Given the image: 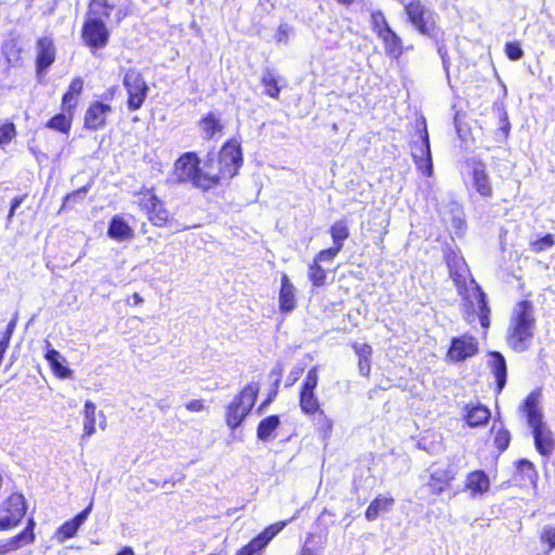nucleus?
<instances>
[{
	"label": "nucleus",
	"instance_id": "412c9836",
	"mask_svg": "<svg viewBox=\"0 0 555 555\" xmlns=\"http://www.w3.org/2000/svg\"><path fill=\"white\" fill-rule=\"evenodd\" d=\"M279 304L281 311L286 313L293 311L296 307L295 287L286 274L282 275Z\"/></svg>",
	"mask_w": 555,
	"mask_h": 555
},
{
	"label": "nucleus",
	"instance_id": "20e7f679",
	"mask_svg": "<svg viewBox=\"0 0 555 555\" xmlns=\"http://www.w3.org/2000/svg\"><path fill=\"white\" fill-rule=\"evenodd\" d=\"M242 152L240 145L233 142L225 143L216 158H210L206 164V175L212 176L214 186L221 180L233 178L242 165Z\"/></svg>",
	"mask_w": 555,
	"mask_h": 555
},
{
	"label": "nucleus",
	"instance_id": "774afa93",
	"mask_svg": "<svg viewBox=\"0 0 555 555\" xmlns=\"http://www.w3.org/2000/svg\"><path fill=\"white\" fill-rule=\"evenodd\" d=\"M272 373H273V374H276V375H279V376H280V375L282 374V370H281V369H274V370L272 371Z\"/></svg>",
	"mask_w": 555,
	"mask_h": 555
},
{
	"label": "nucleus",
	"instance_id": "58836bf2",
	"mask_svg": "<svg viewBox=\"0 0 555 555\" xmlns=\"http://www.w3.org/2000/svg\"><path fill=\"white\" fill-rule=\"evenodd\" d=\"M309 279L311 283L319 287L325 284L326 271L315 261L309 267Z\"/></svg>",
	"mask_w": 555,
	"mask_h": 555
},
{
	"label": "nucleus",
	"instance_id": "393cba45",
	"mask_svg": "<svg viewBox=\"0 0 555 555\" xmlns=\"http://www.w3.org/2000/svg\"><path fill=\"white\" fill-rule=\"evenodd\" d=\"M31 521L29 526L20 534L5 541H0V555H4L11 551L20 548L24 544L33 541L34 534L31 530Z\"/></svg>",
	"mask_w": 555,
	"mask_h": 555
},
{
	"label": "nucleus",
	"instance_id": "6ab92c4d",
	"mask_svg": "<svg viewBox=\"0 0 555 555\" xmlns=\"http://www.w3.org/2000/svg\"><path fill=\"white\" fill-rule=\"evenodd\" d=\"M395 499L391 495H377L365 509L364 516L366 520L373 521L385 513L392 509Z\"/></svg>",
	"mask_w": 555,
	"mask_h": 555
},
{
	"label": "nucleus",
	"instance_id": "a211bd4d",
	"mask_svg": "<svg viewBox=\"0 0 555 555\" xmlns=\"http://www.w3.org/2000/svg\"><path fill=\"white\" fill-rule=\"evenodd\" d=\"M55 60V48L52 39L42 38L37 41V77L50 67Z\"/></svg>",
	"mask_w": 555,
	"mask_h": 555
},
{
	"label": "nucleus",
	"instance_id": "e433bc0d",
	"mask_svg": "<svg viewBox=\"0 0 555 555\" xmlns=\"http://www.w3.org/2000/svg\"><path fill=\"white\" fill-rule=\"evenodd\" d=\"M261 83L264 87V93L276 99L280 94V88L278 86V79L275 74L267 69L262 77H261Z\"/></svg>",
	"mask_w": 555,
	"mask_h": 555
},
{
	"label": "nucleus",
	"instance_id": "f704fd0d",
	"mask_svg": "<svg viewBox=\"0 0 555 555\" xmlns=\"http://www.w3.org/2000/svg\"><path fill=\"white\" fill-rule=\"evenodd\" d=\"M299 405L304 414L310 416L320 410L319 399L314 392H300Z\"/></svg>",
	"mask_w": 555,
	"mask_h": 555
},
{
	"label": "nucleus",
	"instance_id": "0eeeda50",
	"mask_svg": "<svg viewBox=\"0 0 555 555\" xmlns=\"http://www.w3.org/2000/svg\"><path fill=\"white\" fill-rule=\"evenodd\" d=\"M259 392L257 383L247 384L227 406L225 421L231 429L237 428L255 405Z\"/></svg>",
	"mask_w": 555,
	"mask_h": 555
},
{
	"label": "nucleus",
	"instance_id": "cd10ccee",
	"mask_svg": "<svg viewBox=\"0 0 555 555\" xmlns=\"http://www.w3.org/2000/svg\"><path fill=\"white\" fill-rule=\"evenodd\" d=\"M429 472L434 481L439 483H449L454 479L456 468L452 464L436 463L431 465Z\"/></svg>",
	"mask_w": 555,
	"mask_h": 555
},
{
	"label": "nucleus",
	"instance_id": "49530a36",
	"mask_svg": "<svg viewBox=\"0 0 555 555\" xmlns=\"http://www.w3.org/2000/svg\"><path fill=\"white\" fill-rule=\"evenodd\" d=\"M489 478L482 470H476L468 475L466 486H489Z\"/></svg>",
	"mask_w": 555,
	"mask_h": 555
},
{
	"label": "nucleus",
	"instance_id": "2f4dec72",
	"mask_svg": "<svg viewBox=\"0 0 555 555\" xmlns=\"http://www.w3.org/2000/svg\"><path fill=\"white\" fill-rule=\"evenodd\" d=\"M330 234L334 246L341 250L344 247V242L350 235L347 222L345 220L335 221L330 229Z\"/></svg>",
	"mask_w": 555,
	"mask_h": 555
},
{
	"label": "nucleus",
	"instance_id": "3c124183",
	"mask_svg": "<svg viewBox=\"0 0 555 555\" xmlns=\"http://www.w3.org/2000/svg\"><path fill=\"white\" fill-rule=\"evenodd\" d=\"M315 535L314 532H309L306 535L305 543L300 546L297 555H319V552L311 546H309V543L312 542L313 537Z\"/></svg>",
	"mask_w": 555,
	"mask_h": 555
},
{
	"label": "nucleus",
	"instance_id": "79ce46f5",
	"mask_svg": "<svg viewBox=\"0 0 555 555\" xmlns=\"http://www.w3.org/2000/svg\"><path fill=\"white\" fill-rule=\"evenodd\" d=\"M540 541L547 546L546 554L555 548V526H545L540 533Z\"/></svg>",
	"mask_w": 555,
	"mask_h": 555
},
{
	"label": "nucleus",
	"instance_id": "4c0bfd02",
	"mask_svg": "<svg viewBox=\"0 0 555 555\" xmlns=\"http://www.w3.org/2000/svg\"><path fill=\"white\" fill-rule=\"evenodd\" d=\"M201 127L206 139H211L216 132L221 130L219 119H217L212 114H209L202 119Z\"/></svg>",
	"mask_w": 555,
	"mask_h": 555
},
{
	"label": "nucleus",
	"instance_id": "dca6fc26",
	"mask_svg": "<svg viewBox=\"0 0 555 555\" xmlns=\"http://www.w3.org/2000/svg\"><path fill=\"white\" fill-rule=\"evenodd\" d=\"M412 157L413 158H422L425 159V176L431 177L434 172L433 158L430 152L429 144V135L424 126L423 130L420 133V141L414 142L412 145Z\"/></svg>",
	"mask_w": 555,
	"mask_h": 555
},
{
	"label": "nucleus",
	"instance_id": "5701e85b",
	"mask_svg": "<svg viewBox=\"0 0 555 555\" xmlns=\"http://www.w3.org/2000/svg\"><path fill=\"white\" fill-rule=\"evenodd\" d=\"M488 365L491 369L492 374L495 377L498 391H501L506 384V362L504 357L498 352L493 351L489 354Z\"/></svg>",
	"mask_w": 555,
	"mask_h": 555
},
{
	"label": "nucleus",
	"instance_id": "37998d69",
	"mask_svg": "<svg viewBox=\"0 0 555 555\" xmlns=\"http://www.w3.org/2000/svg\"><path fill=\"white\" fill-rule=\"evenodd\" d=\"M318 370L317 367H312L308 371L307 376L302 383L300 392H314L318 386Z\"/></svg>",
	"mask_w": 555,
	"mask_h": 555
},
{
	"label": "nucleus",
	"instance_id": "ea45409f",
	"mask_svg": "<svg viewBox=\"0 0 555 555\" xmlns=\"http://www.w3.org/2000/svg\"><path fill=\"white\" fill-rule=\"evenodd\" d=\"M373 30L376 33L377 37L380 34H384L386 30L391 29L384 13L380 11H374L371 14Z\"/></svg>",
	"mask_w": 555,
	"mask_h": 555
},
{
	"label": "nucleus",
	"instance_id": "a878e982",
	"mask_svg": "<svg viewBox=\"0 0 555 555\" xmlns=\"http://www.w3.org/2000/svg\"><path fill=\"white\" fill-rule=\"evenodd\" d=\"M378 38L383 41L385 52L392 59H398L403 51L401 38L392 30H386Z\"/></svg>",
	"mask_w": 555,
	"mask_h": 555
},
{
	"label": "nucleus",
	"instance_id": "e2e57ef3",
	"mask_svg": "<svg viewBox=\"0 0 555 555\" xmlns=\"http://www.w3.org/2000/svg\"><path fill=\"white\" fill-rule=\"evenodd\" d=\"M132 299L134 305H141L143 302V298L138 293L132 295Z\"/></svg>",
	"mask_w": 555,
	"mask_h": 555
},
{
	"label": "nucleus",
	"instance_id": "052dcab7",
	"mask_svg": "<svg viewBox=\"0 0 555 555\" xmlns=\"http://www.w3.org/2000/svg\"><path fill=\"white\" fill-rule=\"evenodd\" d=\"M416 167L418 170H421L424 175H425V159L424 157L422 158H413Z\"/></svg>",
	"mask_w": 555,
	"mask_h": 555
},
{
	"label": "nucleus",
	"instance_id": "f3484780",
	"mask_svg": "<svg viewBox=\"0 0 555 555\" xmlns=\"http://www.w3.org/2000/svg\"><path fill=\"white\" fill-rule=\"evenodd\" d=\"M91 506H92V504H89L86 508H83L81 512H79L74 518L65 521L57 528L55 535L60 542L69 540L77 534L78 529L88 518L90 511H91Z\"/></svg>",
	"mask_w": 555,
	"mask_h": 555
},
{
	"label": "nucleus",
	"instance_id": "4d7b16f0",
	"mask_svg": "<svg viewBox=\"0 0 555 555\" xmlns=\"http://www.w3.org/2000/svg\"><path fill=\"white\" fill-rule=\"evenodd\" d=\"M87 190L88 189L86 186H83V188L77 190L76 192L68 194L65 197V205H69L72 202H75L77 198H82L85 196V194L87 193Z\"/></svg>",
	"mask_w": 555,
	"mask_h": 555
},
{
	"label": "nucleus",
	"instance_id": "7c9ffc66",
	"mask_svg": "<svg viewBox=\"0 0 555 555\" xmlns=\"http://www.w3.org/2000/svg\"><path fill=\"white\" fill-rule=\"evenodd\" d=\"M474 185L476 191L485 197L492 195V188L488 175L486 173L482 166L474 168Z\"/></svg>",
	"mask_w": 555,
	"mask_h": 555
},
{
	"label": "nucleus",
	"instance_id": "423d86ee",
	"mask_svg": "<svg viewBox=\"0 0 555 555\" xmlns=\"http://www.w3.org/2000/svg\"><path fill=\"white\" fill-rule=\"evenodd\" d=\"M311 519L305 508L296 513L287 520L267 527L259 534L254 537L247 544L240 547L235 555H261L269 542L291 521L300 520L299 526H306Z\"/></svg>",
	"mask_w": 555,
	"mask_h": 555
},
{
	"label": "nucleus",
	"instance_id": "72a5a7b5",
	"mask_svg": "<svg viewBox=\"0 0 555 555\" xmlns=\"http://www.w3.org/2000/svg\"><path fill=\"white\" fill-rule=\"evenodd\" d=\"M315 428L324 440L328 439L333 430V421L324 413L323 410L310 415Z\"/></svg>",
	"mask_w": 555,
	"mask_h": 555
},
{
	"label": "nucleus",
	"instance_id": "1a4fd4ad",
	"mask_svg": "<svg viewBox=\"0 0 555 555\" xmlns=\"http://www.w3.org/2000/svg\"><path fill=\"white\" fill-rule=\"evenodd\" d=\"M128 93L127 106L130 111L139 109L147 95V85L137 69H128L122 79Z\"/></svg>",
	"mask_w": 555,
	"mask_h": 555
},
{
	"label": "nucleus",
	"instance_id": "a18cd8bd",
	"mask_svg": "<svg viewBox=\"0 0 555 555\" xmlns=\"http://www.w3.org/2000/svg\"><path fill=\"white\" fill-rule=\"evenodd\" d=\"M15 127L12 122H0V145L9 143L15 137Z\"/></svg>",
	"mask_w": 555,
	"mask_h": 555
},
{
	"label": "nucleus",
	"instance_id": "603ef678",
	"mask_svg": "<svg viewBox=\"0 0 555 555\" xmlns=\"http://www.w3.org/2000/svg\"><path fill=\"white\" fill-rule=\"evenodd\" d=\"M509 433L507 430H500L495 436V446L501 451L505 450L509 444Z\"/></svg>",
	"mask_w": 555,
	"mask_h": 555
},
{
	"label": "nucleus",
	"instance_id": "f03ea898",
	"mask_svg": "<svg viewBox=\"0 0 555 555\" xmlns=\"http://www.w3.org/2000/svg\"><path fill=\"white\" fill-rule=\"evenodd\" d=\"M535 328L533 305L528 300L519 301L513 310L507 330V345L517 352L526 351L531 345Z\"/></svg>",
	"mask_w": 555,
	"mask_h": 555
},
{
	"label": "nucleus",
	"instance_id": "09e8293b",
	"mask_svg": "<svg viewBox=\"0 0 555 555\" xmlns=\"http://www.w3.org/2000/svg\"><path fill=\"white\" fill-rule=\"evenodd\" d=\"M505 53L512 61H518L524 55V51L518 42H507L505 46Z\"/></svg>",
	"mask_w": 555,
	"mask_h": 555
},
{
	"label": "nucleus",
	"instance_id": "c756f323",
	"mask_svg": "<svg viewBox=\"0 0 555 555\" xmlns=\"http://www.w3.org/2000/svg\"><path fill=\"white\" fill-rule=\"evenodd\" d=\"M518 481L524 486H535L538 473L533 464L528 460H520L517 465Z\"/></svg>",
	"mask_w": 555,
	"mask_h": 555
},
{
	"label": "nucleus",
	"instance_id": "bb28decb",
	"mask_svg": "<svg viewBox=\"0 0 555 555\" xmlns=\"http://www.w3.org/2000/svg\"><path fill=\"white\" fill-rule=\"evenodd\" d=\"M465 411H466V414L464 417H465L468 426H470V427H477V426L485 425L490 417V411L488 410V408H486L485 405H481V404H476V405L467 404L465 406Z\"/></svg>",
	"mask_w": 555,
	"mask_h": 555
},
{
	"label": "nucleus",
	"instance_id": "c85d7f7f",
	"mask_svg": "<svg viewBox=\"0 0 555 555\" xmlns=\"http://www.w3.org/2000/svg\"><path fill=\"white\" fill-rule=\"evenodd\" d=\"M280 425L278 415H270L260 421L257 427V438L261 441H269L274 438V431Z\"/></svg>",
	"mask_w": 555,
	"mask_h": 555
},
{
	"label": "nucleus",
	"instance_id": "338daca9",
	"mask_svg": "<svg viewBox=\"0 0 555 555\" xmlns=\"http://www.w3.org/2000/svg\"><path fill=\"white\" fill-rule=\"evenodd\" d=\"M474 491L476 492H482L483 490H487L488 488H481V487H478V488H472Z\"/></svg>",
	"mask_w": 555,
	"mask_h": 555
},
{
	"label": "nucleus",
	"instance_id": "6e6552de",
	"mask_svg": "<svg viewBox=\"0 0 555 555\" xmlns=\"http://www.w3.org/2000/svg\"><path fill=\"white\" fill-rule=\"evenodd\" d=\"M404 11L409 22L418 33L429 37L436 35V14L426 8L422 1L412 0L405 3Z\"/></svg>",
	"mask_w": 555,
	"mask_h": 555
},
{
	"label": "nucleus",
	"instance_id": "bf43d9fd",
	"mask_svg": "<svg viewBox=\"0 0 555 555\" xmlns=\"http://www.w3.org/2000/svg\"><path fill=\"white\" fill-rule=\"evenodd\" d=\"M438 53L442 60V64H443V68L444 70L448 73L449 72V66H450V63H449V60L447 57V50L443 48V47H439L438 48Z\"/></svg>",
	"mask_w": 555,
	"mask_h": 555
},
{
	"label": "nucleus",
	"instance_id": "6e6d98bb",
	"mask_svg": "<svg viewBox=\"0 0 555 555\" xmlns=\"http://www.w3.org/2000/svg\"><path fill=\"white\" fill-rule=\"evenodd\" d=\"M358 367H359V373L362 376L367 377L370 375V372H371V361H370V359H360L359 362H358Z\"/></svg>",
	"mask_w": 555,
	"mask_h": 555
},
{
	"label": "nucleus",
	"instance_id": "9b49d317",
	"mask_svg": "<svg viewBox=\"0 0 555 555\" xmlns=\"http://www.w3.org/2000/svg\"><path fill=\"white\" fill-rule=\"evenodd\" d=\"M129 0H91L89 3V12L91 15L113 18L119 23L128 15Z\"/></svg>",
	"mask_w": 555,
	"mask_h": 555
},
{
	"label": "nucleus",
	"instance_id": "473e14b6",
	"mask_svg": "<svg viewBox=\"0 0 555 555\" xmlns=\"http://www.w3.org/2000/svg\"><path fill=\"white\" fill-rule=\"evenodd\" d=\"M96 406L88 400L83 406V437H90L95 433Z\"/></svg>",
	"mask_w": 555,
	"mask_h": 555
},
{
	"label": "nucleus",
	"instance_id": "a19ab883",
	"mask_svg": "<svg viewBox=\"0 0 555 555\" xmlns=\"http://www.w3.org/2000/svg\"><path fill=\"white\" fill-rule=\"evenodd\" d=\"M48 127L67 133L70 129V120L64 114H59L49 120Z\"/></svg>",
	"mask_w": 555,
	"mask_h": 555
},
{
	"label": "nucleus",
	"instance_id": "c03bdc74",
	"mask_svg": "<svg viewBox=\"0 0 555 555\" xmlns=\"http://www.w3.org/2000/svg\"><path fill=\"white\" fill-rule=\"evenodd\" d=\"M554 245V240L551 234H546L543 237L535 240L530 243V248L534 253H541Z\"/></svg>",
	"mask_w": 555,
	"mask_h": 555
},
{
	"label": "nucleus",
	"instance_id": "13d9d810",
	"mask_svg": "<svg viewBox=\"0 0 555 555\" xmlns=\"http://www.w3.org/2000/svg\"><path fill=\"white\" fill-rule=\"evenodd\" d=\"M185 408L190 412H199V411H203L205 406H204V403L202 400L194 399V400L189 401L185 404Z\"/></svg>",
	"mask_w": 555,
	"mask_h": 555
},
{
	"label": "nucleus",
	"instance_id": "b1692460",
	"mask_svg": "<svg viewBox=\"0 0 555 555\" xmlns=\"http://www.w3.org/2000/svg\"><path fill=\"white\" fill-rule=\"evenodd\" d=\"M107 234L111 238L122 242L133 237V230L120 216H114L109 222Z\"/></svg>",
	"mask_w": 555,
	"mask_h": 555
},
{
	"label": "nucleus",
	"instance_id": "f257e3e1",
	"mask_svg": "<svg viewBox=\"0 0 555 555\" xmlns=\"http://www.w3.org/2000/svg\"><path fill=\"white\" fill-rule=\"evenodd\" d=\"M446 261L450 276L456 286L459 295L462 297L466 322L472 324L478 318L480 325L483 328H488L490 325V308L486 294L470 276L465 259L457 253L450 250L446 256Z\"/></svg>",
	"mask_w": 555,
	"mask_h": 555
},
{
	"label": "nucleus",
	"instance_id": "de8ad7c7",
	"mask_svg": "<svg viewBox=\"0 0 555 555\" xmlns=\"http://www.w3.org/2000/svg\"><path fill=\"white\" fill-rule=\"evenodd\" d=\"M340 249L333 246L327 249H323L314 258V261L320 264V262H332L334 258L338 255Z\"/></svg>",
	"mask_w": 555,
	"mask_h": 555
},
{
	"label": "nucleus",
	"instance_id": "4468645a",
	"mask_svg": "<svg viewBox=\"0 0 555 555\" xmlns=\"http://www.w3.org/2000/svg\"><path fill=\"white\" fill-rule=\"evenodd\" d=\"M112 112L113 108L108 104L99 101L92 103L85 114V128L92 131L103 129L106 126L107 116Z\"/></svg>",
	"mask_w": 555,
	"mask_h": 555
},
{
	"label": "nucleus",
	"instance_id": "680f3d73",
	"mask_svg": "<svg viewBox=\"0 0 555 555\" xmlns=\"http://www.w3.org/2000/svg\"><path fill=\"white\" fill-rule=\"evenodd\" d=\"M21 203H22V198H14L13 199L9 217H11L14 214L15 209L21 205Z\"/></svg>",
	"mask_w": 555,
	"mask_h": 555
},
{
	"label": "nucleus",
	"instance_id": "8fccbe9b",
	"mask_svg": "<svg viewBox=\"0 0 555 555\" xmlns=\"http://www.w3.org/2000/svg\"><path fill=\"white\" fill-rule=\"evenodd\" d=\"M352 348H353L354 352L357 353L359 360L360 359H370L373 353L372 347L367 344L354 343L352 345Z\"/></svg>",
	"mask_w": 555,
	"mask_h": 555
},
{
	"label": "nucleus",
	"instance_id": "9d476101",
	"mask_svg": "<svg viewBox=\"0 0 555 555\" xmlns=\"http://www.w3.org/2000/svg\"><path fill=\"white\" fill-rule=\"evenodd\" d=\"M81 36L85 43L90 48L103 49L108 42L109 33L105 23L102 21V17L91 15L88 11V16L82 26Z\"/></svg>",
	"mask_w": 555,
	"mask_h": 555
},
{
	"label": "nucleus",
	"instance_id": "5fc2aeb1",
	"mask_svg": "<svg viewBox=\"0 0 555 555\" xmlns=\"http://www.w3.org/2000/svg\"><path fill=\"white\" fill-rule=\"evenodd\" d=\"M291 31V26H288L287 24H281L278 28L276 40L279 42H286L288 40Z\"/></svg>",
	"mask_w": 555,
	"mask_h": 555
},
{
	"label": "nucleus",
	"instance_id": "f8f14e48",
	"mask_svg": "<svg viewBox=\"0 0 555 555\" xmlns=\"http://www.w3.org/2000/svg\"><path fill=\"white\" fill-rule=\"evenodd\" d=\"M26 512L25 499L22 494H12L0 507V530L15 526Z\"/></svg>",
	"mask_w": 555,
	"mask_h": 555
},
{
	"label": "nucleus",
	"instance_id": "0e129e2a",
	"mask_svg": "<svg viewBox=\"0 0 555 555\" xmlns=\"http://www.w3.org/2000/svg\"><path fill=\"white\" fill-rule=\"evenodd\" d=\"M99 415H100V417L102 418V421L100 422V427H101L102 429H105V427H106L105 415H104V414H103V412H101V411L99 412Z\"/></svg>",
	"mask_w": 555,
	"mask_h": 555
},
{
	"label": "nucleus",
	"instance_id": "ddd939ff",
	"mask_svg": "<svg viewBox=\"0 0 555 555\" xmlns=\"http://www.w3.org/2000/svg\"><path fill=\"white\" fill-rule=\"evenodd\" d=\"M478 352V341L470 335L454 337L451 340L447 358L452 362H461Z\"/></svg>",
	"mask_w": 555,
	"mask_h": 555
},
{
	"label": "nucleus",
	"instance_id": "aec40b11",
	"mask_svg": "<svg viewBox=\"0 0 555 555\" xmlns=\"http://www.w3.org/2000/svg\"><path fill=\"white\" fill-rule=\"evenodd\" d=\"M44 358L55 376L62 379L73 377V370L65 364V358L57 350L48 348Z\"/></svg>",
	"mask_w": 555,
	"mask_h": 555
},
{
	"label": "nucleus",
	"instance_id": "69168bd1",
	"mask_svg": "<svg viewBox=\"0 0 555 555\" xmlns=\"http://www.w3.org/2000/svg\"><path fill=\"white\" fill-rule=\"evenodd\" d=\"M156 406H157L158 409H160V410H163V411H164V410H166V409L168 408V404H167V403H165V401H164V400H159V401L156 403Z\"/></svg>",
	"mask_w": 555,
	"mask_h": 555
},
{
	"label": "nucleus",
	"instance_id": "39448f33",
	"mask_svg": "<svg viewBox=\"0 0 555 555\" xmlns=\"http://www.w3.org/2000/svg\"><path fill=\"white\" fill-rule=\"evenodd\" d=\"M171 181L176 183L191 182L195 188L209 190L214 188L212 176L199 168V159L195 153H185L175 164Z\"/></svg>",
	"mask_w": 555,
	"mask_h": 555
},
{
	"label": "nucleus",
	"instance_id": "7ed1b4c3",
	"mask_svg": "<svg viewBox=\"0 0 555 555\" xmlns=\"http://www.w3.org/2000/svg\"><path fill=\"white\" fill-rule=\"evenodd\" d=\"M540 391H532L525 400L522 410L526 413L529 426L532 428L534 444L542 455H548L553 452L554 442L552 433L542 422V412L540 409Z\"/></svg>",
	"mask_w": 555,
	"mask_h": 555
},
{
	"label": "nucleus",
	"instance_id": "4be33fe9",
	"mask_svg": "<svg viewBox=\"0 0 555 555\" xmlns=\"http://www.w3.org/2000/svg\"><path fill=\"white\" fill-rule=\"evenodd\" d=\"M443 219L450 223L456 235H462L465 229L464 211L460 204L452 202L443 212Z\"/></svg>",
	"mask_w": 555,
	"mask_h": 555
},
{
	"label": "nucleus",
	"instance_id": "864d4df0",
	"mask_svg": "<svg viewBox=\"0 0 555 555\" xmlns=\"http://www.w3.org/2000/svg\"><path fill=\"white\" fill-rule=\"evenodd\" d=\"M325 515V512H323L317 519H315V527H317V534L322 537L324 540L326 539L328 527L334 525V521L331 524L323 522V517Z\"/></svg>",
	"mask_w": 555,
	"mask_h": 555
},
{
	"label": "nucleus",
	"instance_id": "c9c22d12",
	"mask_svg": "<svg viewBox=\"0 0 555 555\" xmlns=\"http://www.w3.org/2000/svg\"><path fill=\"white\" fill-rule=\"evenodd\" d=\"M83 88V81L80 77L73 79L68 91L63 95V105L69 109L76 105V96H78Z\"/></svg>",
	"mask_w": 555,
	"mask_h": 555
},
{
	"label": "nucleus",
	"instance_id": "2eb2a0df",
	"mask_svg": "<svg viewBox=\"0 0 555 555\" xmlns=\"http://www.w3.org/2000/svg\"><path fill=\"white\" fill-rule=\"evenodd\" d=\"M143 206L147 211L149 220L155 227H164L169 220V211L165 208L164 203L154 194H150L143 202Z\"/></svg>",
	"mask_w": 555,
	"mask_h": 555
}]
</instances>
